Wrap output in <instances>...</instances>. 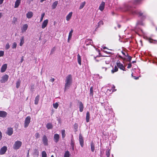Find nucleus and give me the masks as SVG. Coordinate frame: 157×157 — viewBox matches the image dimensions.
Here are the masks:
<instances>
[{
	"instance_id": "1",
	"label": "nucleus",
	"mask_w": 157,
	"mask_h": 157,
	"mask_svg": "<svg viewBox=\"0 0 157 157\" xmlns=\"http://www.w3.org/2000/svg\"><path fill=\"white\" fill-rule=\"evenodd\" d=\"M124 10L128 11L132 15H137L139 17H141V20L138 21L136 23V29L139 28L138 26L139 25L143 26L145 25V24L143 22V21L148 16L144 12H142L140 10H136L134 7L127 4L124 6Z\"/></svg>"
},
{
	"instance_id": "2",
	"label": "nucleus",
	"mask_w": 157,
	"mask_h": 157,
	"mask_svg": "<svg viewBox=\"0 0 157 157\" xmlns=\"http://www.w3.org/2000/svg\"><path fill=\"white\" fill-rule=\"evenodd\" d=\"M65 82L64 90H66L67 89H69L72 82V78L71 75H69L67 76Z\"/></svg>"
},
{
	"instance_id": "3",
	"label": "nucleus",
	"mask_w": 157,
	"mask_h": 157,
	"mask_svg": "<svg viewBox=\"0 0 157 157\" xmlns=\"http://www.w3.org/2000/svg\"><path fill=\"white\" fill-rule=\"evenodd\" d=\"M22 142L20 141H15L13 145V148L14 150H17L19 149L21 147Z\"/></svg>"
},
{
	"instance_id": "4",
	"label": "nucleus",
	"mask_w": 157,
	"mask_h": 157,
	"mask_svg": "<svg viewBox=\"0 0 157 157\" xmlns=\"http://www.w3.org/2000/svg\"><path fill=\"white\" fill-rule=\"evenodd\" d=\"M31 117H27L25 118L24 123V127L25 128H27L30 122Z\"/></svg>"
},
{
	"instance_id": "5",
	"label": "nucleus",
	"mask_w": 157,
	"mask_h": 157,
	"mask_svg": "<svg viewBox=\"0 0 157 157\" xmlns=\"http://www.w3.org/2000/svg\"><path fill=\"white\" fill-rule=\"evenodd\" d=\"M9 76L7 75H3L2 77V79L0 80L1 83H5L6 82L8 79Z\"/></svg>"
},
{
	"instance_id": "6",
	"label": "nucleus",
	"mask_w": 157,
	"mask_h": 157,
	"mask_svg": "<svg viewBox=\"0 0 157 157\" xmlns=\"http://www.w3.org/2000/svg\"><path fill=\"white\" fill-rule=\"evenodd\" d=\"M42 141L43 144L45 146L48 145V139L46 135H44L42 137Z\"/></svg>"
},
{
	"instance_id": "7",
	"label": "nucleus",
	"mask_w": 157,
	"mask_h": 157,
	"mask_svg": "<svg viewBox=\"0 0 157 157\" xmlns=\"http://www.w3.org/2000/svg\"><path fill=\"white\" fill-rule=\"evenodd\" d=\"M79 140L81 147H83L84 146V140L83 137L81 134H80L79 136Z\"/></svg>"
},
{
	"instance_id": "8",
	"label": "nucleus",
	"mask_w": 157,
	"mask_h": 157,
	"mask_svg": "<svg viewBox=\"0 0 157 157\" xmlns=\"http://www.w3.org/2000/svg\"><path fill=\"white\" fill-rule=\"evenodd\" d=\"M7 149V147L6 146H4L2 147L0 150V155H2L5 154Z\"/></svg>"
},
{
	"instance_id": "9",
	"label": "nucleus",
	"mask_w": 157,
	"mask_h": 157,
	"mask_svg": "<svg viewBox=\"0 0 157 157\" xmlns=\"http://www.w3.org/2000/svg\"><path fill=\"white\" fill-rule=\"evenodd\" d=\"M59 139V136L57 134H55L54 136V141L56 143H57Z\"/></svg>"
},
{
	"instance_id": "10",
	"label": "nucleus",
	"mask_w": 157,
	"mask_h": 157,
	"mask_svg": "<svg viewBox=\"0 0 157 157\" xmlns=\"http://www.w3.org/2000/svg\"><path fill=\"white\" fill-rule=\"evenodd\" d=\"M7 115V113L4 111H0V117L2 118L6 117Z\"/></svg>"
},
{
	"instance_id": "11",
	"label": "nucleus",
	"mask_w": 157,
	"mask_h": 157,
	"mask_svg": "<svg viewBox=\"0 0 157 157\" xmlns=\"http://www.w3.org/2000/svg\"><path fill=\"white\" fill-rule=\"evenodd\" d=\"M105 3L103 2H102L100 4L99 7V9L101 11H102L104 10L105 7Z\"/></svg>"
},
{
	"instance_id": "12",
	"label": "nucleus",
	"mask_w": 157,
	"mask_h": 157,
	"mask_svg": "<svg viewBox=\"0 0 157 157\" xmlns=\"http://www.w3.org/2000/svg\"><path fill=\"white\" fill-rule=\"evenodd\" d=\"M13 129L12 128H7V130L6 134L9 136H11L13 133Z\"/></svg>"
},
{
	"instance_id": "13",
	"label": "nucleus",
	"mask_w": 157,
	"mask_h": 157,
	"mask_svg": "<svg viewBox=\"0 0 157 157\" xmlns=\"http://www.w3.org/2000/svg\"><path fill=\"white\" fill-rule=\"evenodd\" d=\"M78 103L79 111L80 112H82L83 111V109L84 108L83 105L82 104V102L80 101H79Z\"/></svg>"
},
{
	"instance_id": "14",
	"label": "nucleus",
	"mask_w": 157,
	"mask_h": 157,
	"mask_svg": "<svg viewBox=\"0 0 157 157\" xmlns=\"http://www.w3.org/2000/svg\"><path fill=\"white\" fill-rule=\"evenodd\" d=\"M48 23V19H46L45 20H44L42 25L41 28L42 29H44L45 28Z\"/></svg>"
},
{
	"instance_id": "15",
	"label": "nucleus",
	"mask_w": 157,
	"mask_h": 157,
	"mask_svg": "<svg viewBox=\"0 0 157 157\" xmlns=\"http://www.w3.org/2000/svg\"><path fill=\"white\" fill-rule=\"evenodd\" d=\"M7 68V64H5L3 65L1 67V72H4L5 71Z\"/></svg>"
},
{
	"instance_id": "16",
	"label": "nucleus",
	"mask_w": 157,
	"mask_h": 157,
	"mask_svg": "<svg viewBox=\"0 0 157 157\" xmlns=\"http://www.w3.org/2000/svg\"><path fill=\"white\" fill-rule=\"evenodd\" d=\"M117 66L121 69L124 71V67L122 64L120 62H119L117 63Z\"/></svg>"
},
{
	"instance_id": "17",
	"label": "nucleus",
	"mask_w": 157,
	"mask_h": 157,
	"mask_svg": "<svg viewBox=\"0 0 157 157\" xmlns=\"http://www.w3.org/2000/svg\"><path fill=\"white\" fill-rule=\"evenodd\" d=\"M73 32V30L72 29L69 33L68 37L67 40V41L68 42H69L70 40H71V38Z\"/></svg>"
},
{
	"instance_id": "18",
	"label": "nucleus",
	"mask_w": 157,
	"mask_h": 157,
	"mask_svg": "<svg viewBox=\"0 0 157 157\" xmlns=\"http://www.w3.org/2000/svg\"><path fill=\"white\" fill-rule=\"evenodd\" d=\"M90 149L92 152H94L95 149V145L92 141L90 143Z\"/></svg>"
},
{
	"instance_id": "19",
	"label": "nucleus",
	"mask_w": 157,
	"mask_h": 157,
	"mask_svg": "<svg viewBox=\"0 0 157 157\" xmlns=\"http://www.w3.org/2000/svg\"><path fill=\"white\" fill-rule=\"evenodd\" d=\"M33 13L32 12H29L26 14V17L29 19L33 17Z\"/></svg>"
},
{
	"instance_id": "20",
	"label": "nucleus",
	"mask_w": 157,
	"mask_h": 157,
	"mask_svg": "<svg viewBox=\"0 0 157 157\" xmlns=\"http://www.w3.org/2000/svg\"><path fill=\"white\" fill-rule=\"evenodd\" d=\"M21 0H16L15 2L14 7L15 8H17L21 3Z\"/></svg>"
},
{
	"instance_id": "21",
	"label": "nucleus",
	"mask_w": 157,
	"mask_h": 157,
	"mask_svg": "<svg viewBox=\"0 0 157 157\" xmlns=\"http://www.w3.org/2000/svg\"><path fill=\"white\" fill-rule=\"evenodd\" d=\"M46 127L48 129H52L53 128L52 124L51 123H48L47 124Z\"/></svg>"
},
{
	"instance_id": "22",
	"label": "nucleus",
	"mask_w": 157,
	"mask_h": 157,
	"mask_svg": "<svg viewBox=\"0 0 157 157\" xmlns=\"http://www.w3.org/2000/svg\"><path fill=\"white\" fill-rule=\"evenodd\" d=\"M90 114L89 112H87L86 113V122H88L90 121Z\"/></svg>"
},
{
	"instance_id": "23",
	"label": "nucleus",
	"mask_w": 157,
	"mask_h": 157,
	"mask_svg": "<svg viewBox=\"0 0 157 157\" xmlns=\"http://www.w3.org/2000/svg\"><path fill=\"white\" fill-rule=\"evenodd\" d=\"M28 27V25L27 24H25L23 26V28L22 29V32L24 33L25 32L27 29Z\"/></svg>"
},
{
	"instance_id": "24",
	"label": "nucleus",
	"mask_w": 157,
	"mask_h": 157,
	"mask_svg": "<svg viewBox=\"0 0 157 157\" xmlns=\"http://www.w3.org/2000/svg\"><path fill=\"white\" fill-rule=\"evenodd\" d=\"M40 99V96L38 95L35 98V104L36 105L38 104V102Z\"/></svg>"
},
{
	"instance_id": "25",
	"label": "nucleus",
	"mask_w": 157,
	"mask_h": 157,
	"mask_svg": "<svg viewBox=\"0 0 157 157\" xmlns=\"http://www.w3.org/2000/svg\"><path fill=\"white\" fill-rule=\"evenodd\" d=\"M72 14V12H70L66 16V20L68 21L71 19Z\"/></svg>"
},
{
	"instance_id": "26",
	"label": "nucleus",
	"mask_w": 157,
	"mask_h": 157,
	"mask_svg": "<svg viewBox=\"0 0 157 157\" xmlns=\"http://www.w3.org/2000/svg\"><path fill=\"white\" fill-rule=\"evenodd\" d=\"M25 38L24 36H23L21 37L20 39V45L22 46L24 43Z\"/></svg>"
},
{
	"instance_id": "27",
	"label": "nucleus",
	"mask_w": 157,
	"mask_h": 157,
	"mask_svg": "<svg viewBox=\"0 0 157 157\" xmlns=\"http://www.w3.org/2000/svg\"><path fill=\"white\" fill-rule=\"evenodd\" d=\"M78 62L80 65H81V57L79 54L77 55Z\"/></svg>"
},
{
	"instance_id": "28",
	"label": "nucleus",
	"mask_w": 157,
	"mask_h": 157,
	"mask_svg": "<svg viewBox=\"0 0 157 157\" xmlns=\"http://www.w3.org/2000/svg\"><path fill=\"white\" fill-rule=\"evenodd\" d=\"M58 2L57 1L55 2L52 6V9H55L56 7Z\"/></svg>"
},
{
	"instance_id": "29",
	"label": "nucleus",
	"mask_w": 157,
	"mask_h": 157,
	"mask_svg": "<svg viewBox=\"0 0 157 157\" xmlns=\"http://www.w3.org/2000/svg\"><path fill=\"white\" fill-rule=\"evenodd\" d=\"M86 43L87 45L88 44H91H91L93 43V42L92 40L91 39H87L86 40Z\"/></svg>"
},
{
	"instance_id": "30",
	"label": "nucleus",
	"mask_w": 157,
	"mask_h": 157,
	"mask_svg": "<svg viewBox=\"0 0 157 157\" xmlns=\"http://www.w3.org/2000/svg\"><path fill=\"white\" fill-rule=\"evenodd\" d=\"M70 154L69 151H65L64 155V157H70Z\"/></svg>"
},
{
	"instance_id": "31",
	"label": "nucleus",
	"mask_w": 157,
	"mask_h": 157,
	"mask_svg": "<svg viewBox=\"0 0 157 157\" xmlns=\"http://www.w3.org/2000/svg\"><path fill=\"white\" fill-rule=\"evenodd\" d=\"M118 70V68L116 66H115L114 68H113L112 70L111 71V72L112 73H114L115 72H116Z\"/></svg>"
},
{
	"instance_id": "32",
	"label": "nucleus",
	"mask_w": 157,
	"mask_h": 157,
	"mask_svg": "<svg viewBox=\"0 0 157 157\" xmlns=\"http://www.w3.org/2000/svg\"><path fill=\"white\" fill-rule=\"evenodd\" d=\"M85 2H82L79 6V9L80 10L82 9L85 6Z\"/></svg>"
},
{
	"instance_id": "33",
	"label": "nucleus",
	"mask_w": 157,
	"mask_h": 157,
	"mask_svg": "<svg viewBox=\"0 0 157 157\" xmlns=\"http://www.w3.org/2000/svg\"><path fill=\"white\" fill-rule=\"evenodd\" d=\"M148 41L150 43H155L156 41H157L155 40H153L150 38H148Z\"/></svg>"
},
{
	"instance_id": "34",
	"label": "nucleus",
	"mask_w": 157,
	"mask_h": 157,
	"mask_svg": "<svg viewBox=\"0 0 157 157\" xmlns=\"http://www.w3.org/2000/svg\"><path fill=\"white\" fill-rule=\"evenodd\" d=\"M90 96L93 97V87L92 86H91L90 88Z\"/></svg>"
},
{
	"instance_id": "35",
	"label": "nucleus",
	"mask_w": 157,
	"mask_h": 157,
	"mask_svg": "<svg viewBox=\"0 0 157 157\" xmlns=\"http://www.w3.org/2000/svg\"><path fill=\"white\" fill-rule=\"evenodd\" d=\"M143 1V0H134V3L135 4H140Z\"/></svg>"
},
{
	"instance_id": "36",
	"label": "nucleus",
	"mask_w": 157,
	"mask_h": 157,
	"mask_svg": "<svg viewBox=\"0 0 157 157\" xmlns=\"http://www.w3.org/2000/svg\"><path fill=\"white\" fill-rule=\"evenodd\" d=\"M65 131L64 130H63L61 131V134H62V137L63 138H64L65 136H66V134H65Z\"/></svg>"
},
{
	"instance_id": "37",
	"label": "nucleus",
	"mask_w": 157,
	"mask_h": 157,
	"mask_svg": "<svg viewBox=\"0 0 157 157\" xmlns=\"http://www.w3.org/2000/svg\"><path fill=\"white\" fill-rule=\"evenodd\" d=\"M104 24L103 22L102 21H100L98 23V25L97 27H99L101 25H103Z\"/></svg>"
},
{
	"instance_id": "38",
	"label": "nucleus",
	"mask_w": 157,
	"mask_h": 157,
	"mask_svg": "<svg viewBox=\"0 0 157 157\" xmlns=\"http://www.w3.org/2000/svg\"><path fill=\"white\" fill-rule=\"evenodd\" d=\"M71 146L72 150L73 151H74V142L72 141V140H71Z\"/></svg>"
},
{
	"instance_id": "39",
	"label": "nucleus",
	"mask_w": 157,
	"mask_h": 157,
	"mask_svg": "<svg viewBox=\"0 0 157 157\" xmlns=\"http://www.w3.org/2000/svg\"><path fill=\"white\" fill-rule=\"evenodd\" d=\"M106 155L107 157H109L110 155V150H108L106 151Z\"/></svg>"
},
{
	"instance_id": "40",
	"label": "nucleus",
	"mask_w": 157,
	"mask_h": 157,
	"mask_svg": "<svg viewBox=\"0 0 157 157\" xmlns=\"http://www.w3.org/2000/svg\"><path fill=\"white\" fill-rule=\"evenodd\" d=\"M42 157H47V154L45 151H43L42 152Z\"/></svg>"
},
{
	"instance_id": "41",
	"label": "nucleus",
	"mask_w": 157,
	"mask_h": 157,
	"mask_svg": "<svg viewBox=\"0 0 157 157\" xmlns=\"http://www.w3.org/2000/svg\"><path fill=\"white\" fill-rule=\"evenodd\" d=\"M58 106V104L56 102L55 103H54L53 104V106L55 109H57Z\"/></svg>"
},
{
	"instance_id": "42",
	"label": "nucleus",
	"mask_w": 157,
	"mask_h": 157,
	"mask_svg": "<svg viewBox=\"0 0 157 157\" xmlns=\"http://www.w3.org/2000/svg\"><path fill=\"white\" fill-rule=\"evenodd\" d=\"M17 44L16 42H14L13 43L12 45V48H16L17 47Z\"/></svg>"
},
{
	"instance_id": "43",
	"label": "nucleus",
	"mask_w": 157,
	"mask_h": 157,
	"mask_svg": "<svg viewBox=\"0 0 157 157\" xmlns=\"http://www.w3.org/2000/svg\"><path fill=\"white\" fill-rule=\"evenodd\" d=\"M16 86L17 88H18L20 85V81H17L16 82Z\"/></svg>"
},
{
	"instance_id": "44",
	"label": "nucleus",
	"mask_w": 157,
	"mask_h": 157,
	"mask_svg": "<svg viewBox=\"0 0 157 157\" xmlns=\"http://www.w3.org/2000/svg\"><path fill=\"white\" fill-rule=\"evenodd\" d=\"M127 60L129 61H131L132 59V57L128 56V54H127Z\"/></svg>"
},
{
	"instance_id": "45",
	"label": "nucleus",
	"mask_w": 157,
	"mask_h": 157,
	"mask_svg": "<svg viewBox=\"0 0 157 157\" xmlns=\"http://www.w3.org/2000/svg\"><path fill=\"white\" fill-rule=\"evenodd\" d=\"M44 15H45V13H43L41 15V18H40V21H41L43 20V18L44 16Z\"/></svg>"
},
{
	"instance_id": "46",
	"label": "nucleus",
	"mask_w": 157,
	"mask_h": 157,
	"mask_svg": "<svg viewBox=\"0 0 157 157\" xmlns=\"http://www.w3.org/2000/svg\"><path fill=\"white\" fill-rule=\"evenodd\" d=\"M10 47V46L9 45V43H7L6 44V47H5L6 49V50H7V49H9Z\"/></svg>"
},
{
	"instance_id": "47",
	"label": "nucleus",
	"mask_w": 157,
	"mask_h": 157,
	"mask_svg": "<svg viewBox=\"0 0 157 157\" xmlns=\"http://www.w3.org/2000/svg\"><path fill=\"white\" fill-rule=\"evenodd\" d=\"M55 47H54L53 48H52L50 54H53L54 52L55 51Z\"/></svg>"
},
{
	"instance_id": "48",
	"label": "nucleus",
	"mask_w": 157,
	"mask_h": 157,
	"mask_svg": "<svg viewBox=\"0 0 157 157\" xmlns=\"http://www.w3.org/2000/svg\"><path fill=\"white\" fill-rule=\"evenodd\" d=\"M4 54V52L2 51H0V57L2 56Z\"/></svg>"
},
{
	"instance_id": "49",
	"label": "nucleus",
	"mask_w": 157,
	"mask_h": 157,
	"mask_svg": "<svg viewBox=\"0 0 157 157\" xmlns=\"http://www.w3.org/2000/svg\"><path fill=\"white\" fill-rule=\"evenodd\" d=\"M115 87L113 85L112 87L111 90H112V92H113L115 91H116V89H115Z\"/></svg>"
},
{
	"instance_id": "50",
	"label": "nucleus",
	"mask_w": 157,
	"mask_h": 157,
	"mask_svg": "<svg viewBox=\"0 0 157 157\" xmlns=\"http://www.w3.org/2000/svg\"><path fill=\"white\" fill-rule=\"evenodd\" d=\"M17 21V18L15 17H14L13 19L12 22L14 23H15Z\"/></svg>"
},
{
	"instance_id": "51",
	"label": "nucleus",
	"mask_w": 157,
	"mask_h": 157,
	"mask_svg": "<svg viewBox=\"0 0 157 157\" xmlns=\"http://www.w3.org/2000/svg\"><path fill=\"white\" fill-rule=\"evenodd\" d=\"M35 136L37 138H39L40 137V135L38 133H36Z\"/></svg>"
},
{
	"instance_id": "52",
	"label": "nucleus",
	"mask_w": 157,
	"mask_h": 157,
	"mask_svg": "<svg viewBox=\"0 0 157 157\" xmlns=\"http://www.w3.org/2000/svg\"><path fill=\"white\" fill-rule=\"evenodd\" d=\"M132 65L131 64H128V66H127V68H130L131 67Z\"/></svg>"
},
{
	"instance_id": "53",
	"label": "nucleus",
	"mask_w": 157,
	"mask_h": 157,
	"mask_svg": "<svg viewBox=\"0 0 157 157\" xmlns=\"http://www.w3.org/2000/svg\"><path fill=\"white\" fill-rule=\"evenodd\" d=\"M54 80L55 79L53 78H52L50 79V81L53 82H54Z\"/></svg>"
},
{
	"instance_id": "54",
	"label": "nucleus",
	"mask_w": 157,
	"mask_h": 157,
	"mask_svg": "<svg viewBox=\"0 0 157 157\" xmlns=\"http://www.w3.org/2000/svg\"><path fill=\"white\" fill-rule=\"evenodd\" d=\"M2 137V134L1 132L0 131V140H1Z\"/></svg>"
},
{
	"instance_id": "55",
	"label": "nucleus",
	"mask_w": 157,
	"mask_h": 157,
	"mask_svg": "<svg viewBox=\"0 0 157 157\" xmlns=\"http://www.w3.org/2000/svg\"><path fill=\"white\" fill-rule=\"evenodd\" d=\"M132 77H134V78L135 79L137 80V79H138V78H139V77H135V76H133L132 75Z\"/></svg>"
},
{
	"instance_id": "56",
	"label": "nucleus",
	"mask_w": 157,
	"mask_h": 157,
	"mask_svg": "<svg viewBox=\"0 0 157 157\" xmlns=\"http://www.w3.org/2000/svg\"><path fill=\"white\" fill-rule=\"evenodd\" d=\"M23 60H24L23 56H22L21 57V61H20V63H22V62L23 61Z\"/></svg>"
},
{
	"instance_id": "57",
	"label": "nucleus",
	"mask_w": 157,
	"mask_h": 157,
	"mask_svg": "<svg viewBox=\"0 0 157 157\" xmlns=\"http://www.w3.org/2000/svg\"><path fill=\"white\" fill-rule=\"evenodd\" d=\"M3 1L4 0H0V5L2 3Z\"/></svg>"
},
{
	"instance_id": "58",
	"label": "nucleus",
	"mask_w": 157,
	"mask_h": 157,
	"mask_svg": "<svg viewBox=\"0 0 157 157\" xmlns=\"http://www.w3.org/2000/svg\"><path fill=\"white\" fill-rule=\"evenodd\" d=\"M3 16L2 13H0V18H1Z\"/></svg>"
},
{
	"instance_id": "59",
	"label": "nucleus",
	"mask_w": 157,
	"mask_h": 157,
	"mask_svg": "<svg viewBox=\"0 0 157 157\" xmlns=\"http://www.w3.org/2000/svg\"><path fill=\"white\" fill-rule=\"evenodd\" d=\"M27 157H29V150L28 151V152L27 155Z\"/></svg>"
},
{
	"instance_id": "60",
	"label": "nucleus",
	"mask_w": 157,
	"mask_h": 157,
	"mask_svg": "<svg viewBox=\"0 0 157 157\" xmlns=\"http://www.w3.org/2000/svg\"><path fill=\"white\" fill-rule=\"evenodd\" d=\"M122 53L123 55H124L125 56H127V55H125V53L124 52L122 51Z\"/></svg>"
},
{
	"instance_id": "61",
	"label": "nucleus",
	"mask_w": 157,
	"mask_h": 157,
	"mask_svg": "<svg viewBox=\"0 0 157 157\" xmlns=\"http://www.w3.org/2000/svg\"><path fill=\"white\" fill-rule=\"evenodd\" d=\"M117 27L119 28H120L121 27V25H120L118 24L117 25Z\"/></svg>"
},
{
	"instance_id": "62",
	"label": "nucleus",
	"mask_w": 157,
	"mask_h": 157,
	"mask_svg": "<svg viewBox=\"0 0 157 157\" xmlns=\"http://www.w3.org/2000/svg\"><path fill=\"white\" fill-rule=\"evenodd\" d=\"M46 0H40V2H43L44 1H45Z\"/></svg>"
},
{
	"instance_id": "63",
	"label": "nucleus",
	"mask_w": 157,
	"mask_h": 157,
	"mask_svg": "<svg viewBox=\"0 0 157 157\" xmlns=\"http://www.w3.org/2000/svg\"><path fill=\"white\" fill-rule=\"evenodd\" d=\"M95 60L96 61H97V62L99 61V60H97V59H96L95 58Z\"/></svg>"
},
{
	"instance_id": "64",
	"label": "nucleus",
	"mask_w": 157,
	"mask_h": 157,
	"mask_svg": "<svg viewBox=\"0 0 157 157\" xmlns=\"http://www.w3.org/2000/svg\"><path fill=\"white\" fill-rule=\"evenodd\" d=\"M135 62H136V61H133L132 62V63H135Z\"/></svg>"
}]
</instances>
